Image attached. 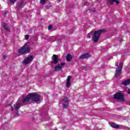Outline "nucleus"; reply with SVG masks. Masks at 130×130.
<instances>
[{
	"instance_id": "obj_1",
	"label": "nucleus",
	"mask_w": 130,
	"mask_h": 130,
	"mask_svg": "<svg viewBox=\"0 0 130 130\" xmlns=\"http://www.w3.org/2000/svg\"><path fill=\"white\" fill-rule=\"evenodd\" d=\"M31 51V47L27 44H24V45L18 49V53L19 54H27Z\"/></svg>"
},
{
	"instance_id": "obj_2",
	"label": "nucleus",
	"mask_w": 130,
	"mask_h": 130,
	"mask_svg": "<svg viewBox=\"0 0 130 130\" xmlns=\"http://www.w3.org/2000/svg\"><path fill=\"white\" fill-rule=\"evenodd\" d=\"M104 32H105V30L104 29H99L94 31L92 35V41L94 43L98 42V40H99V38H100V35Z\"/></svg>"
},
{
	"instance_id": "obj_3",
	"label": "nucleus",
	"mask_w": 130,
	"mask_h": 130,
	"mask_svg": "<svg viewBox=\"0 0 130 130\" xmlns=\"http://www.w3.org/2000/svg\"><path fill=\"white\" fill-rule=\"evenodd\" d=\"M113 99L116 100H119L120 102H125V100H124V96L120 92H116L114 94Z\"/></svg>"
},
{
	"instance_id": "obj_4",
	"label": "nucleus",
	"mask_w": 130,
	"mask_h": 130,
	"mask_svg": "<svg viewBox=\"0 0 130 130\" xmlns=\"http://www.w3.org/2000/svg\"><path fill=\"white\" fill-rule=\"evenodd\" d=\"M122 67H123V62H120L119 66L115 70V78H118L122 73Z\"/></svg>"
},
{
	"instance_id": "obj_5",
	"label": "nucleus",
	"mask_w": 130,
	"mask_h": 130,
	"mask_svg": "<svg viewBox=\"0 0 130 130\" xmlns=\"http://www.w3.org/2000/svg\"><path fill=\"white\" fill-rule=\"evenodd\" d=\"M30 99L35 102H39L40 101V95L38 94L36 92H31L29 93Z\"/></svg>"
},
{
	"instance_id": "obj_6",
	"label": "nucleus",
	"mask_w": 130,
	"mask_h": 130,
	"mask_svg": "<svg viewBox=\"0 0 130 130\" xmlns=\"http://www.w3.org/2000/svg\"><path fill=\"white\" fill-rule=\"evenodd\" d=\"M52 64H57L58 63V57L57 55L53 54L52 56V61L51 62Z\"/></svg>"
},
{
	"instance_id": "obj_7",
	"label": "nucleus",
	"mask_w": 130,
	"mask_h": 130,
	"mask_svg": "<svg viewBox=\"0 0 130 130\" xmlns=\"http://www.w3.org/2000/svg\"><path fill=\"white\" fill-rule=\"evenodd\" d=\"M33 60V56H29L26 57L22 62L23 64H28Z\"/></svg>"
},
{
	"instance_id": "obj_8",
	"label": "nucleus",
	"mask_w": 130,
	"mask_h": 130,
	"mask_svg": "<svg viewBox=\"0 0 130 130\" xmlns=\"http://www.w3.org/2000/svg\"><path fill=\"white\" fill-rule=\"evenodd\" d=\"M64 66H66V63L64 62L58 64L57 66L54 67V72H56L60 71V70H61L62 67Z\"/></svg>"
},
{
	"instance_id": "obj_9",
	"label": "nucleus",
	"mask_w": 130,
	"mask_h": 130,
	"mask_svg": "<svg viewBox=\"0 0 130 130\" xmlns=\"http://www.w3.org/2000/svg\"><path fill=\"white\" fill-rule=\"evenodd\" d=\"M23 5H24V0L20 1L16 5L17 9H18V10H20V9H21L23 6Z\"/></svg>"
},
{
	"instance_id": "obj_10",
	"label": "nucleus",
	"mask_w": 130,
	"mask_h": 130,
	"mask_svg": "<svg viewBox=\"0 0 130 130\" xmlns=\"http://www.w3.org/2000/svg\"><path fill=\"white\" fill-rule=\"evenodd\" d=\"M71 79H72V76H68L67 79L66 87L67 88H70L71 86Z\"/></svg>"
},
{
	"instance_id": "obj_11",
	"label": "nucleus",
	"mask_w": 130,
	"mask_h": 130,
	"mask_svg": "<svg viewBox=\"0 0 130 130\" xmlns=\"http://www.w3.org/2000/svg\"><path fill=\"white\" fill-rule=\"evenodd\" d=\"M91 56L89 55V54L88 53H85V54H83L81 55H80L79 56V58L80 59H87V58H89V57H90Z\"/></svg>"
},
{
	"instance_id": "obj_12",
	"label": "nucleus",
	"mask_w": 130,
	"mask_h": 130,
	"mask_svg": "<svg viewBox=\"0 0 130 130\" xmlns=\"http://www.w3.org/2000/svg\"><path fill=\"white\" fill-rule=\"evenodd\" d=\"M31 98L30 96V93H29L22 100V103H26V102H29Z\"/></svg>"
},
{
	"instance_id": "obj_13",
	"label": "nucleus",
	"mask_w": 130,
	"mask_h": 130,
	"mask_svg": "<svg viewBox=\"0 0 130 130\" xmlns=\"http://www.w3.org/2000/svg\"><path fill=\"white\" fill-rule=\"evenodd\" d=\"M130 84V79H127L126 80L123 81L121 83V85H123L124 86H127V85H129Z\"/></svg>"
},
{
	"instance_id": "obj_14",
	"label": "nucleus",
	"mask_w": 130,
	"mask_h": 130,
	"mask_svg": "<svg viewBox=\"0 0 130 130\" xmlns=\"http://www.w3.org/2000/svg\"><path fill=\"white\" fill-rule=\"evenodd\" d=\"M110 125L112 127H113V128H118V127H119V125L115 124L114 122H110Z\"/></svg>"
},
{
	"instance_id": "obj_15",
	"label": "nucleus",
	"mask_w": 130,
	"mask_h": 130,
	"mask_svg": "<svg viewBox=\"0 0 130 130\" xmlns=\"http://www.w3.org/2000/svg\"><path fill=\"white\" fill-rule=\"evenodd\" d=\"M66 59L67 61H72V59H73V57L71 54H68L66 56Z\"/></svg>"
},
{
	"instance_id": "obj_16",
	"label": "nucleus",
	"mask_w": 130,
	"mask_h": 130,
	"mask_svg": "<svg viewBox=\"0 0 130 130\" xmlns=\"http://www.w3.org/2000/svg\"><path fill=\"white\" fill-rule=\"evenodd\" d=\"M14 107L16 111H17L21 107V103H18L16 105H14Z\"/></svg>"
},
{
	"instance_id": "obj_17",
	"label": "nucleus",
	"mask_w": 130,
	"mask_h": 130,
	"mask_svg": "<svg viewBox=\"0 0 130 130\" xmlns=\"http://www.w3.org/2000/svg\"><path fill=\"white\" fill-rule=\"evenodd\" d=\"M3 27L6 30V31H8V32H10V30L8 28V26L7 25V23H4L3 24Z\"/></svg>"
},
{
	"instance_id": "obj_18",
	"label": "nucleus",
	"mask_w": 130,
	"mask_h": 130,
	"mask_svg": "<svg viewBox=\"0 0 130 130\" xmlns=\"http://www.w3.org/2000/svg\"><path fill=\"white\" fill-rule=\"evenodd\" d=\"M63 101L64 103H69V99L67 97H64Z\"/></svg>"
},
{
	"instance_id": "obj_19",
	"label": "nucleus",
	"mask_w": 130,
	"mask_h": 130,
	"mask_svg": "<svg viewBox=\"0 0 130 130\" xmlns=\"http://www.w3.org/2000/svg\"><path fill=\"white\" fill-rule=\"evenodd\" d=\"M89 12L92 13H95L96 12V10H95V8H90L89 9Z\"/></svg>"
},
{
	"instance_id": "obj_20",
	"label": "nucleus",
	"mask_w": 130,
	"mask_h": 130,
	"mask_svg": "<svg viewBox=\"0 0 130 130\" xmlns=\"http://www.w3.org/2000/svg\"><path fill=\"white\" fill-rule=\"evenodd\" d=\"M110 5H113V3L115 2V0H107Z\"/></svg>"
},
{
	"instance_id": "obj_21",
	"label": "nucleus",
	"mask_w": 130,
	"mask_h": 130,
	"mask_svg": "<svg viewBox=\"0 0 130 130\" xmlns=\"http://www.w3.org/2000/svg\"><path fill=\"white\" fill-rule=\"evenodd\" d=\"M40 3L41 5H45V3H46V0H40Z\"/></svg>"
},
{
	"instance_id": "obj_22",
	"label": "nucleus",
	"mask_w": 130,
	"mask_h": 130,
	"mask_svg": "<svg viewBox=\"0 0 130 130\" xmlns=\"http://www.w3.org/2000/svg\"><path fill=\"white\" fill-rule=\"evenodd\" d=\"M16 1H17V0H9V2L10 3V4H12V5H14V4H15V3H16Z\"/></svg>"
},
{
	"instance_id": "obj_23",
	"label": "nucleus",
	"mask_w": 130,
	"mask_h": 130,
	"mask_svg": "<svg viewBox=\"0 0 130 130\" xmlns=\"http://www.w3.org/2000/svg\"><path fill=\"white\" fill-rule=\"evenodd\" d=\"M15 116H19V111H16Z\"/></svg>"
},
{
	"instance_id": "obj_24",
	"label": "nucleus",
	"mask_w": 130,
	"mask_h": 130,
	"mask_svg": "<svg viewBox=\"0 0 130 130\" xmlns=\"http://www.w3.org/2000/svg\"><path fill=\"white\" fill-rule=\"evenodd\" d=\"M63 108H67L68 105H66L65 104H62Z\"/></svg>"
},
{
	"instance_id": "obj_25",
	"label": "nucleus",
	"mask_w": 130,
	"mask_h": 130,
	"mask_svg": "<svg viewBox=\"0 0 130 130\" xmlns=\"http://www.w3.org/2000/svg\"><path fill=\"white\" fill-rule=\"evenodd\" d=\"M52 28H53L52 25H50L48 26V29L49 30H51V29H52Z\"/></svg>"
},
{
	"instance_id": "obj_26",
	"label": "nucleus",
	"mask_w": 130,
	"mask_h": 130,
	"mask_svg": "<svg viewBox=\"0 0 130 130\" xmlns=\"http://www.w3.org/2000/svg\"><path fill=\"white\" fill-rule=\"evenodd\" d=\"M29 38H30V36L29 35L25 36V39H26V40H28V39H29Z\"/></svg>"
},
{
	"instance_id": "obj_27",
	"label": "nucleus",
	"mask_w": 130,
	"mask_h": 130,
	"mask_svg": "<svg viewBox=\"0 0 130 130\" xmlns=\"http://www.w3.org/2000/svg\"><path fill=\"white\" fill-rule=\"evenodd\" d=\"M114 2L116 3L117 5L119 4V1L118 0H115Z\"/></svg>"
},
{
	"instance_id": "obj_28",
	"label": "nucleus",
	"mask_w": 130,
	"mask_h": 130,
	"mask_svg": "<svg viewBox=\"0 0 130 130\" xmlns=\"http://www.w3.org/2000/svg\"><path fill=\"white\" fill-rule=\"evenodd\" d=\"M9 106L11 108L12 111H14V108L13 107V106H12L11 104H9Z\"/></svg>"
},
{
	"instance_id": "obj_29",
	"label": "nucleus",
	"mask_w": 130,
	"mask_h": 130,
	"mask_svg": "<svg viewBox=\"0 0 130 130\" xmlns=\"http://www.w3.org/2000/svg\"><path fill=\"white\" fill-rule=\"evenodd\" d=\"M127 93H128V94H130V89L129 88H128L127 90Z\"/></svg>"
},
{
	"instance_id": "obj_30",
	"label": "nucleus",
	"mask_w": 130,
	"mask_h": 130,
	"mask_svg": "<svg viewBox=\"0 0 130 130\" xmlns=\"http://www.w3.org/2000/svg\"><path fill=\"white\" fill-rule=\"evenodd\" d=\"M6 56L5 55L3 56V58H4V59H6Z\"/></svg>"
},
{
	"instance_id": "obj_31",
	"label": "nucleus",
	"mask_w": 130,
	"mask_h": 130,
	"mask_svg": "<svg viewBox=\"0 0 130 130\" xmlns=\"http://www.w3.org/2000/svg\"><path fill=\"white\" fill-rule=\"evenodd\" d=\"M5 15H7V14H8V12H5Z\"/></svg>"
},
{
	"instance_id": "obj_32",
	"label": "nucleus",
	"mask_w": 130,
	"mask_h": 130,
	"mask_svg": "<svg viewBox=\"0 0 130 130\" xmlns=\"http://www.w3.org/2000/svg\"><path fill=\"white\" fill-rule=\"evenodd\" d=\"M46 8H49V6H46Z\"/></svg>"
},
{
	"instance_id": "obj_33",
	"label": "nucleus",
	"mask_w": 130,
	"mask_h": 130,
	"mask_svg": "<svg viewBox=\"0 0 130 130\" xmlns=\"http://www.w3.org/2000/svg\"><path fill=\"white\" fill-rule=\"evenodd\" d=\"M87 38H90V37L89 36V35H87Z\"/></svg>"
},
{
	"instance_id": "obj_34",
	"label": "nucleus",
	"mask_w": 130,
	"mask_h": 130,
	"mask_svg": "<svg viewBox=\"0 0 130 130\" xmlns=\"http://www.w3.org/2000/svg\"><path fill=\"white\" fill-rule=\"evenodd\" d=\"M121 41H122V40H120V42H121Z\"/></svg>"
},
{
	"instance_id": "obj_35",
	"label": "nucleus",
	"mask_w": 130,
	"mask_h": 130,
	"mask_svg": "<svg viewBox=\"0 0 130 130\" xmlns=\"http://www.w3.org/2000/svg\"><path fill=\"white\" fill-rule=\"evenodd\" d=\"M86 4H87V2H85V4L86 5Z\"/></svg>"
}]
</instances>
